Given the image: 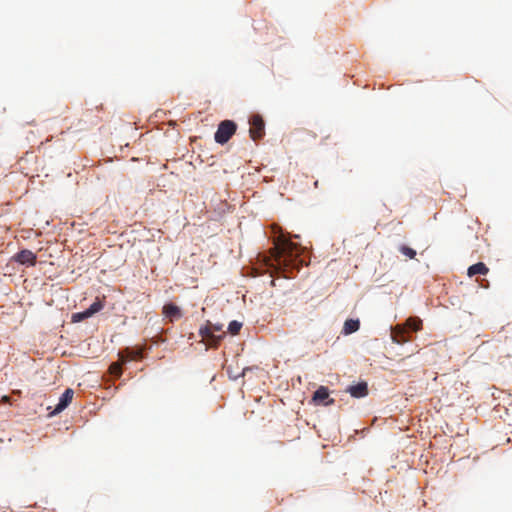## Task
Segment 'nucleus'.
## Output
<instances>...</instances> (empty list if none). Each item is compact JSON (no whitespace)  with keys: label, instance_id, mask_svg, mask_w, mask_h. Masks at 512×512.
Listing matches in <instances>:
<instances>
[{"label":"nucleus","instance_id":"nucleus-4","mask_svg":"<svg viewBox=\"0 0 512 512\" xmlns=\"http://www.w3.org/2000/svg\"><path fill=\"white\" fill-rule=\"evenodd\" d=\"M329 389L325 386H320L313 394L312 400L317 405L329 406L334 403V399L329 398Z\"/></svg>","mask_w":512,"mask_h":512},{"label":"nucleus","instance_id":"nucleus-3","mask_svg":"<svg viewBox=\"0 0 512 512\" xmlns=\"http://www.w3.org/2000/svg\"><path fill=\"white\" fill-rule=\"evenodd\" d=\"M249 124H250V129H249L250 137L254 141L262 139L265 135V123H264L262 117L258 114L253 115L249 120Z\"/></svg>","mask_w":512,"mask_h":512},{"label":"nucleus","instance_id":"nucleus-7","mask_svg":"<svg viewBox=\"0 0 512 512\" xmlns=\"http://www.w3.org/2000/svg\"><path fill=\"white\" fill-rule=\"evenodd\" d=\"M73 395L74 391L71 388H67L61 395L59 402L56 405L54 411L51 413V415H56L62 412L65 408H67L73 399Z\"/></svg>","mask_w":512,"mask_h":512},{"label":"nucleus","instance_id":"nucleus-10","mask_svg":"<svg viewBox=\"0 0 512 512\" xmlns=\"http://www.w3.org/2000/svg\"><path fill=\"white\" fill-rule=\"evenodd\" d=\"M347 392L354 398H362L368 394V386L366 382H360L347 388Z\"/></svg>","mask_w":512,"mask_h":512},{"label":"nucleus","instance_id":"nucleus-16","mask_svg":"<svg viewBox=\"0 0 512 512\" xmlns=\"http://www.w3.org/2000/svg\"><path fill=\"white\" fill-rule=\"evenodd\" d=\"M399 251L409 259H414L416 257V251L406 245H401L399 247Z\"/></svg>","mask_w":512,"mask_h":512},{"label":"nucleus","instance_id":"nucleus-20","mask_svg":"<svg viewBox=\"0 0 512 512\" xmlns=\"http://www.w3.org/2000/svg\"><path fill=\"white\" fill-rule=\"evenodd\" d=\"M87 318H89V316H86V310L72 315L73 322H79Z\"/></svg>","mask_w":512,"mask_h":512},{"label":"nucleus","instance_id":"nucleus-9","mask_svg":"<svg viewBox=\"0 0 512 512\" xmlns=\"http://www.w3.org/2000/svg\"><path fill=\"white\" fill-rule=\"evenodd\" d=\"M392 340L397 344H404L410 341L405 326L397 325L392 329Z\"/></svg>","mask_w":512,"mask_h":512},{"label":"nucleus","instance_id":"nucleus-15","mask_svg":"<svg viewBox=\"0 0 512 512\" xmlns=\"http://www.w3.org/2000/svg\"><path fill=\"white\" fill-rule=\"evenodd\" d=\"M103 307H104L103 302L99 299H96V301L94 303H92L88 309H86V316L91 317L95 313L102 310Z\"/></svg>","mask_w":512,"mask_h":512},{"label":"nucleus","instance_id":"nucleus-14","mask_svg":"<svg viewBox=\"0 0 512 512\" xmlns=\"http://www.w3.org/2000/svg\"><path fill=\"white\" fill-rule=\"evenodd\" d=\"M403 326H405L406 330L410 329L416 332L421 329L422 321L419 318H409Z\"/></svg>","mask_w":512,"mask_h":512},{"label":"nucleus","instance_id":"nucleus-23","mask_svg":"<svg viewBox=\"0 0 512 512\" xmlns=\"http://www.w3.org/2000/svg\"><path fill=\"white\" fill-rule=\"evenodd\" d=\"M310 134H311L312 138H316V134H314V133H310Z\"/></svg>","mask_w":512,"mask_h":512},{"label":"nucleus","instance_id":"nucleus-2","mask_svg":"<svg viewBox=\"0 0 512 512\" xmlns=\"http://www.w3.org/2000/svg\"><path fill=\"white\" fill-rule=\"evenodd\" d=\"M236 124L231 120L222 121L217 131L215 132L214 139L219 144H225L234 135L236 131Z\"/></svg>","mask_w":512,"mask_h":512},{"label":"nucleus","instance_id":"nucleus-6","mask_svg":"<svg viewBox=\"0 0 512 512\" xmlns=\"http://www.w3.org/2000/svg\"><path fill=\"white\" fill-rule=\"evenodd\" d=\"M13 259L22 265L34 266L36 264L37 256L31 250L24 249L15 254Z\"/></svg>","mask_w":512,"mask_h":512},{"label":"nucleus","instance_id":"nucleus-5","mask_svg":"<svg viewBox=\"0 0 512 512\" xmlns=\"http://www.w3.org/2000/svg\"><path fill=\"white\" fill-rule=\"evenodd\" d=\"M199 333L202 338L205 339L212 347H217L225 335V333L222 335H215L212 333L209 323L206 326L201 327Z\"/></svg>","mask_w":512,"mask_h":512},{"label":"nucleus","instance_id":"nucleus-17","mask_svg":"<svg viewBox=\"0 0 512 512\" xmlns=\"http://www.w3.org/2000/svg\"><path fill=\"white\" fill-rule=\"evenodd\" d=\"M242 328V323L236 320L231 321L228 325V332L232 335H237Z\"/></svg>","mask_w":512,"mask_h":512},{"label":"nucleus","instance_id":"nucleus-21","mask_svg":"<svg viewBox=\"0 0 512 512\" xmlns=\"http://www.w3.org/2000/svg\"><path fill=\"white\" fill-rule=\"evenodd\" d=\"M209 325H210V327H211V331H212V333H214V332H220V331H222V329H223V325H222V324H211V323L209 322Z\"/></svg>","mask_w":512,"mask_h":512},{"label":"nucleus","instance_id":"nucleus-13","mask_svg":"<svg viewBox=\"0 0 512 512\" xmlns=\"http://www.w3.org/2000/svg\"><path fill=\"white\" fill-rule=\"evenodd\" d=\"M360 327V322L358 319H348L345 321L342 333L344 335H349L356 332Z\"/></svg>","mask_w":512,"mask_h":512},{"label":"nucleus","instance_id":"nucleus-19","mask_svg":"<svg viewBox=\"0 0 512 512\" xmlns=\"http://www.w3.org/2000/svg\"><path fill=\"white\" fill-rule=\"evenodd\" d=\"M91 114H92V110H87V111L83 114V116H84V118H85L84 120H85V121H90V123H91L92 125H96V124H98V123H99L100 118H99V117H95V119H92Z\"/></svg>","mask_w":512,"mask_h":512},{"label":"nucleus","instance_id":"nucleus-22","mask_svg":"<svg viewBox=\"0 0 512 512\" xmlns=\"http://www.w3.org/2000/svg\"><path fill=\"white\" fill-rule=\"evenodd\" d=\"M9 401H10V398L8 396H3L2 397V402L3 403H9Z\"/></svg>","mask_w":512,"mask_h":512},{"label":"nucleus","instance_id":"nucleus-8","mask_svg":"<svg viewBox=\"0 0 512 512\" xmlns=\"http://www.w3.org/2000/svg\"><path fill=\"white\" fill-rule=\"evenodd\" d=\"M162 313L171 322H173L174 320L180 319L182 317L181 309L173 303L164 305Z\"/></svg>","mask_w":512,"mask_h":512},{"label":"nucleus","instance_id":"nucleus-18","mask_svg":"<svg viewBox=\"0 0 512 512\" xmlns=\"http://www.w3.org/2000/svg\"><path fill=\"white\" fill-rule=\"evenodd\" d=\"M122 364L123 363L121 362L120 359H119V362L112 363L110 365V372L116 376H120L122 374V369H121Z\"/></svg>","mask_w":512,"mask_h":512},{"label":"nucleus","instance_id":"nucleus-11","mask_svg":"<svg viewBox=\"0 0 512 512\" xmlns=\"http://www.w3.org/2000/svg\"><path fill=\"white\" fill-rule=\"evenodd\" d=\"M142 352L140 350H131L129 348L119 353V357L122 363H126L131 360L141 358Z\"/></svg>","mask_w":512,"mask_h":512},{"label":"nucleus","instance_id":"nucleus-12","mask_svg":"<svg viewBox=\"0 0 512 512\" xmlns=\"http://www.w3.org/2000/svg\"><path fill=\"white\" fill-rule=\"evenodd\" d=\"M488 271L489 269L484 263L478 262L468 268V276L486 275Z\"/></svg>","mask_w":512,"mask_h":512},{"label":"nucleus","instance_id":"nucleus-1","mask_svg":"<svg viewBox=\"0 0 512 512\" xmlns=\"http://www.w3.org/2000/svg\"><path fill=\"white\" fill-rule=\"evenodd\" d=\"M299 257L300 248L298 245L280 235L274 242L267 265L283 273H292L293 271H299L302 266L303 261Z\"/></svg>","mask_w":512,"mask_h":512}]
</instances>
